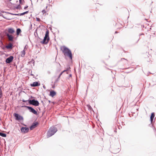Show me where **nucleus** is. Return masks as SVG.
Masks as SVG:
<instances>
[{
    "label": "nucleus",
    "mask_w": 156,
    "mask_h": 156,
    "mask_svg": "<svg viewBox=\"0 0 156 156\" xmlns=\"http://www.w3.org/2000/svg\"><path fill=\"white\" fill-rule=\"evenodd\" d=\"M63 53L65 56H67L70 59H72V55L70 50L65 46L63 47V50L61 49Z\"/></svg>",
    "instance_id": "obj_1"
},
{
    "label": "nucleus",
    "mask_w": 156,
    "mask_h": 156,
    "mask_svg": "<svg viewBox=\"0 0 156 156\" xmlns=\"http://www.w3.org/2000/svg\"><path fill=\"white\" fill-rule=\"evenodd\" d=\"M57 131V129L55 126L51 127L47 133V137L49 138L54 135Z\"/></svg>",
    "instance_id": "obj_2"
},
{
    "label": "nucleus",
    "mask_w": 156,
    "mask_h": 156,
    "mask_svg": "<svg viewBox=\"0 0 156 156\" xmlns=\"http://www.w3.org/2000/svg\"><path fill=\"white\" fill-rule=\"evenodd\" d=\"M28 102L29 104L35 106H38L39 105L38 101L35 99H33L32 100L29 99L28 100Z\"/></svg>",
    "instance_id": "obj_3"
},
{
    "label": "nucleus",
    "mask_w": 156,
    "mask_h": 156,
    "mask_svg": "<svg viewBox=\"0 0 156 156\" xmlns=\"http://www.w3.org/2000/svg\"><path fill=\"white\" fill-rule=\"evenodd\" d=\"M13 115L15 117V119L16 120L23 121V117L18 113H14Z\"/></svg>",
    "instance_id": "obj_4"
},
{
    "label": "nucleus",
    "mask_w": 156,
    "mask_h": 156,
    "mask_svg": "<svg viewBox=\"0 0 156 156\" xmlns=\"http://www.w3.org/2000/svg\"><path fill=\"white\" fill-rule=\"evenodd\" d=\"M14 58L13 56H10L9 57L7 58L5 60V62L6 63H10L13 61Z\"/></svg>",
    "instance_id": "obj_5"
},
{
    "label": "nucleus",
    "mask_w": 156,
    "mask_h": 156,
    "mask_svg": "<svg viewBox=\"0 0 156 156\" xmlns=\"http://www.w3.org/2000/svg\"><path fill=\"white\" fill-rule=\"evenodd\" d=\"M28 110H29L30 112L33 113L35 115H37L38 114L37 111L35 110L34 108L31 107H30L28 108Z\"/></svg>",
    "instance_id": "obj_6"
},
{
    "label": "nucleus",
    "mask_w": 156,
    "mask_h": 156,
    "mask_svg": "<svg viewBox=\"0 0 156 156\" xmlns=\"http://www.w3.org/2000/svg\"><path fill=\"white\" fill-rule=\"evenodd\" d=\"M40 85L39 82L35 81L34 82L32 83H31L30 86L32 87H35L39 86Z\"/></svg>",
    "instance_id": "obj_7"
},
{
    "label": "nucleus",
    "mask_w": 156,
    "mask_h": 156,
    "mask_svg": "<svg viewBox=\"0 0 156 156\" xmlns=\"http://www.w3.org/2000/svg\"><path fill=\"white\" fill-rule=\"evenodd\" d=\"M5 34L8 37L9 40L11 41H13L14 37L12 35L10 34L9 33H6Z\"/></svg>",
    "instance_id": "obj_8"
},
{
    "label": "nucleus",
    "mask_w": 156,
    "mask_h": 156,
    "mask_svg": "<svg viewBox=\"0 0 156 156\" xmlns=\"http://www.w3.org/2000/svg\"><path fill=\"white\" fill-rule=\"evenodd\" d=\"M39 124V123L38 122H34L32 124L31 126H30V130L33 129L34 128H35Z\"/></svg>",
    "instance_id": "obj_9"
},
{
    "label": "nucleus",
    "mask_w": 156,
    "mask_h": 156,
    "mask_svg": "<svg viewBox=\"0 0 156 156\" xmlns=\"http://www.w3.org/2000/svg\"><path fill=\"white\" fill-rule=\"evenodd\" d=\"M20 130L22 132L27 133L29 131V129L28 127H23L21 128Z\"/></svg>",
    "instance_id": "obj_10"
},
{
    "label": "nucleus",
    "mask_w": 156,
    "mask_h": 156,
    "mask_svg": "<svg viewBox=\"0 0 156 156\" xmlns=\"http://www.w3.org/2000/svg\"><path fill=\"white\" fill-rule=\"evenodd\" d=\"M56 94V92L53 90H51L50 92L49 95L52 97H53Z\"/></svg>",
    "instance_id": "obj_11"
},
{
    "label": "nucleus",
    "mask_w": 156,
    "mask_h": 156,
    "mask_svg": "<svg viewBox=\"0 0 156 156\" xmlns=\"http://www.w3.org/2000/svg\"><path fill=\"white\" fill-rule=\"evenodd\" d=\"M15 30L13 28H8V32L9 34H12L15 32Z\"/></svg>",
    "instance_id": "obj_12"
},
{
    "label": "nucleus",
    "mask_w": 156,
    "mask_h": 156,
    "mask_svg": "<svg viewBox=\"0 0 156 156\" xmlns=\"http://www.w3.org/2000/svg\"><path fill=\"white\" fill-rule=\"evenodd\" d=\"M13 45L12 43H10L9 45H5L6 48L8 49H12L13 48Z\"/></svg>",
    "instance_id": "obj_13"
},
{
    "label": "nucleus",
    "mask_w": 156,
    "mask_h": 156,
    "mask_svg": "<svg viewBox=\"0 0 156 156\" xmlns=\"http://www.w3.org/2000/svg\"><path fill=\"white\" fill-rule=\"evenodd\" d=\"M63 73H64V71H62L60 73L58 77V78L55 80V81L54 82V83H56L59 80V79L61 76L62 75Z\"/></svg>",
    "instance_id": "obj_14"
},
{
    "label": "nucleus",
    "mask_w": 156,
    "mask_h": 156,
    "mask_svg": "<svg viewBox=\"0 0 156 156\" xmlns=\"http://www.w3.org/2000/svg\"><path fill=\"white\" fill-rule=\"evenodd\" d=\"M154 116H155V115H154V113L153 112L151 114V117H150V120H151V123H152V122H153V119L154 117Z\"/></svg>",
    "instance_id": "obj_15"
},
{
    "label": "nucleus",
    "mask_w": 156,
    "mask_h": 156,
    "mask_svg": "<svg viewBox=\"0 0 156 156\" xmlns=\"http://www.w3.org/2000/svg\"><path fill=\"white\" fill-rule=\"evenodd\" d=\"M21 32V30L19 28H17L16 30V34L17 35H19V34Z\"/></svg>",
    "instance_id": "obj_16"
},
{
    "label": "nucleus",
    "mask_w": 156,
    "mask_h": 156,
    "mask_svg": "<svg viewBox=\"0 0 156 156\" xmlns=\"http://www.w3.org/2000/svg\"><path fill=\"white\" fill-rule=\"evenodd\" d=\"M41 43L42 44H46L48 43V41L45 40V38L43 39V41L41 42Z\"/></svg>",
    "instance_id": "obj_17"
},
{
    "label": "nucleus",
    "mask_w": 156,
    "mask_h": 156,
    "mask_svg": "<svg viewBox=\"0 0 156 156\" xmlns=\"http://www.w3.org/2000/svg\"><path fill=\"white\" fill-rule=\"evenodd\" d=\"M49 30H47L45 33V36L47 37L48 39H49Z\"/></svg>",
    "instance_id": "obj_18"
},
{
    "label": "nucleus",
    "mask_w": 156,
    "mask_h": 156,
    "mask_svg": "<svg viewBox=\"0 0 156 156\" xmlns=\"http://www.w3.org/2000/svg\"><path fill=\"white\" fill-rule=\"evenodd\" d=\"M25 54V51L24 50H23V51H21V57H23Z\"/></svg>",
    "instance_id": "obj_19"
},
{
    "label": "nucleus",
    "mask_w": 156,
    "mask_h": 156,
    "mask_svg": "<svg viewBox=\"0 0 156 156\" xmlns=\"http://www.w3.org/2000/svg\"><path fill=\"white\" fill-rule=\"evenodd\" d=\"M0 136L3 137H6V134L5 133L0 132Z\"/></svg>",
    "instance_id": "obj_20"
},
{
    "label": "nucleus",
    "mask_w": 156,
    "mask_h": 156,
    "mask_svg": "<svg viewBox=\"0 0 156 156\" xmlns=\"http://www.w3.org/2000/svg\"><path fill=\"white\" fill-rule=\"evenodd\" d=\"M7 13L8 14H11L12 15H13L21 16V15H20V13H18V14L12 13H11L9 12H7Z\"/></svg>",
    "instance_id": "obj_21"
},
{
    "label": "nucleus",
    "mask_w": 156,
    "mask_h": 156,
    "mask_svg": "<svg viewBox=\"0 0 156 156\" xmlns=\"http://www.w3.org/2000/svg\"><path fill=\"white\" fill-rule=\"evenodd\" d=\"M1 47L4 50H5L6 48L5 46V45L3 43H2L1 45Z\"/></svg>",
    "instance_id": "obj_22"
},
{
    "label": "nucleus",
    "mask_w": 156,
    "mask_h": 156,
    "mask_svg": "<svg viewBox=\"0 0 156 156\" xmlns=\"http://www.w3.org/2000/svg\"><path fill=\"white\" fill-rule=\"evenodd\" d=\"M29 11H27L22 13H20V15H21V16H23L25 14H27L28 13Z\"/></svg>",
    "instance_id": "obj_23"
},
{
    "label": "nucleus",
    "mask_w": 156,
    "mask_h": 156,
    "mask_svg": "<svg viewBox=\"0 0 156 156\" xmlns=\"http://www.w3.org/2000/svg\"><path fill=\"white\" fill-rule=\"evenodd\" d=\"M21 6L20 5V4L18 5L17 6L15 7V8L17 9H21Z\"/></svg>",
    "instance_id": "obj_24"
},
{
    "label": "nucleus",
    "mask_w": 156,
    "mask_h": 156,
    "mask_svg": "<svg viewBox=\"0 0 156 156\" xmlns=\"http://www.w3.org/2000/svg\"><path fill=\"white\" fill-rule=\"evenodd\" d=\"M19 3L20 4H23L24 3V0L22 1V0H19Z\"/></svg>",
    "instance_id": "obj_25"
},
{
    "label": "nucleus",
    "mask_w": 156,
    "mask_h": 156,
    "mask_svg": "<svg viewBox=\"0 0 156 156\" xmlns=\"http://www.w3.org/2000/svg\"><path fill=\"white\" fill-rule=\"evenodd\" d=\"M0 16H2L4 18L7 19V20H10V19L6 17L5 16H3L2 14H0Z\"/></svg>",
    "instance_id": "obj_26"
},
{
    "label": "nucleus",
    "mask_w": 156,
    "mask_h": 156,
    "mask_svg": "<svg viewBox=\"0 0 156 156\" xmlns=\"http://www.w3.org/2000/svg\"><path fill=\"white\" fill-rule=\"evenodd\" d=\"M44 39H45V40H46V41H48V42H49V40H50V38H49V39H48V38L47 37H46V36H44Z\"/></svg>",
    "instance_id": "obj_27"
},
{
    "label": "nucleus",
    "mask_w": 156,
    "mask_h": 156,
    "mask_svg": "<svg viewBox=\"0 0 156 156\" xmlns=\"http://www.w3.org/2000/svg\"><path fill=\"white\" fill-rule=\"evenodd\" d=\"M30 63H32L34 65V60H32L30 62Z\"/></svg>",
    "instance_id": "obj_28"
},
{
    "label": "nucleus",
    "mask_w": 156,
    "mask_h": 156,
    "mask_svg": "<svg viewBox=\"0 0 156 156\" xmlns=\"http://www.w3.org/2000/svg\"><path fill=\"white\" fill-rule=\"evenodd\" d=\"M70 68V67H69V68H67V69L66 70H63V71H64V72H67L69 71V69Z\"/></svg>",
    "instance_id": "obj_29"
},
{
    "label": "nucleus",
    "mask_w": 156,
    "mask_h": 156,
    "mask_svg": "<svg viewBox=\"0 0 156 156\" xmlns=\"http://www.w3.org/2000/svg\"><path fill=\"white\" fill-rule=\"evenodd\" d=\"M22 107H25V108H27L28 109V108H29V107H30V106H26V105H23V106H21Z\"/></svg>",
    "instance_id": "obj_30"
},
{
    "label": "nucleus",
    "mask_w": 156,
    "mask_h": 156,
    "mask_svg": "<svg viewBox=\"0 0 156 156\" xmlns=\"http://www.w3.org/2000/svg\"><path fill=\"white\" fill-rule=\"evenodd\" d=\"M2 90L1 89L0 90V99L2 97Z\"/></svg>",
    "instance_id": "obj_31"
},
{
    "label": "nucleus",
    "mask_w": 156,
    "mask_h": 156,
    "mask_svg": "<svg viewBox=\"0 0 156 156\" xmlns=\"http://www.w3.org/2000/svg\"><path fill=\"white\" fill-rule=\"evenodd\" d=\"M36 20L38 22H40L41 21V20L39 18H36Z\"/></svg>",
    "instance_id": "obj_32"
},
{
    "label": "nucleus",
    "mask_w": 156,
    "mask_h": 156,
    "mask_svg": "<svg viewBox=\"0 0 156 156\" xmlns=\"http://www.w3.org/2000/svg\"><path fill=\"white\" fill-rule=\"evenodd\" d=\"M55 83H54V84L53 85H52V88L53 89L55 88Z\"/></svg>",
    "instance_id": "obj_33"
},
{
    "label": "nucleus",
    "mask_w": 156,
    "mask_h": 156,
    "mask_svg": "<svg viewBox=\"0 0 156 156\" xmlns=\"http://www.w3.org/2000/svg\"><path fill=\"white\" fill-rule=\"evenodd\" d=\"M42 12L43 14H44L46 12V11L44 9L42 10Z\"/></svg>",
    "instance_id": "obj_34"
},
{
    "label": "nucleus",
    "mask_w": 156,
    "mask_h": 156,
    "mask_svg": "<svg viewBox=\"0 0 156 156\" xmlns=\"http://www.w3.org/2000/svg\"><path fill=\"white\" fill-rule=\"evenodd\" d=\"M22 101L23 102H27V101H28V100H25L24 99H23L22 100Z\"/></svg>",
    "instance_id": "obj_35"
},
{
    "label": "nucleus",
    "mask_w": 156,
    "mask_h": 156,
    "mask_svg": "<svg viewBox=\"0 0 156 156\" xmlns=\"http://www.w3.org/2000/svg\"><path fill=\"white\" fill-rule=\"evenodd\" d=\"M1 11V12L2 13H7V12H5L4 11H3V10Z\"/></svg>",
    "instance_id": "obj_36"
},
{
    "label": "nucleus",
    "mask_w": 156,
    "mask_h": 156,
    "mask_svg": "<svg viewBox=\"0 0 156 156\" xmlns=\"http://www.w3.org/2000/svg\"><path fill=\"white\" fill-rule=\"evenodd\" d=\"M28 7V6H26L24 7V9H27Z\"/></svg>",
    "instance_id": "obj_37"
},
{
    "label": "nucleus",
    "mask_w": 156,
    "mask_h": 156,
    "mask_svg": "<svg viewBox=\"0 0 156 156\" xmlns=\"http://www.w3.org/2000/svg\"><path fill=\"white\" fill-rule=\"evenodd\" d=\"M31 99H35L34 98H35V97H33V96H31L30 97V98Z\"/></svg>",
    "instance_id": "obj_38"
},
{
    "label": "nucleus",
    "mask_w": 156,
    "mask_h": 156,
    "mask_svg": "<svg viewBox=\"0 0 156 156\" xmlns=\"http://www.w3.org/2000/svg\"><path fill=\"white\" fill-rule=\"evenodd\" d=\"M27 45H26L25 47H24V50H25L26 49H27Z\"/></svg>",
    "instance_id": "obj_39"
},
{
    "label": "nucleus",
    "mask_w": 156,
    "mask_h": 156,
    "mask_svg": "<svg viewBox=\"0 0 156 156\" xmlns=\"http://www.w3.org/2000/svg\"><path fill=\"white\" fill-rule=\"evenodd\" d=\"M69 77H72V74H70L69 75Z\"/></svg>",
    "instance_id": "obj_40"
},
{
    "label": "nucleus",
    "mask_w": 156,
    "mask_h": 156,
    "mask_svg": "<svg viewBox=\"0 0 156 156\" xmlns=\"http://www.w3.org/2000/svg\"><path fill=\"white\" fill-rule=\"evenodd\" d=\"M121 59H124V60H126V61H127V60L125 58H121Z\"/></svg>",
    "instance_id": "obj_41"
},
{
    "label": "nucleus",
    "mask_w": 156,
    "mask_h": 156,
    "mask_svg": "<svg viewBox=\"0 0 156 156\" xmlns=\"http://www.w3.org/2000/svg\"><path fill=\"white\" fill-rule=\"evenodd\" d=\"M60 70H61L60 69H58V71H60Z\"/></svg>",
    "instance_id": "obj_42"
},
{
    "label": "nucleus",
    "mask_w": 156,
    "mask_h": 156,
    "mask_svg": "<svg viewBox=\"0 0 156 156\" xmlns=\"http://www.w3.org/2000/svg\"><path fill=\"white\" fill-rule=\"evenodd\" d=\"M117 33H118V32H117V31H116L115 32V34Z\"/></svg>",
    "instance_id": "obj_43"
},
{
    "label": "nucleus",
    "mask_w": 156,
    "mask_h": 156,
    "mask_svg": "<svg viewBox=\"0 0 156 156\" xmlns=\"http://www.w3.org/2000/svg\"><path fill=\"white\" fill-rule=\"evenodd\" d=\"M43 87L44 89H45V86H43Z\"/></svg>",
    "instance_id": "obj_44"
},
{
    "label": "nucleus",
    "mask_w": 156,
    "mask_h": 156,
    "mask_svg": "<svg viewBox=\"0 0 156 156\" xmlns=\"http://www.w3.org/2000/svg\"><path fill=\"white\" fill-rule=\"evenodd\" d=\"M58 65L59 66H61L60 64L59 63H58Z\"/></svg>",
    "instance_id": "obj_45"
},
{
    "label": "nucleus",
    "mask_w": 156,
    "mask_h": 156,
    "mask_svg": "<svg viewBox=\"0 0 156 156\" xmlns=\"http://www.w3.org/2000/svg\"><path fill=\"white\" fill-rule=\"evenodd\" d=\"M143 34H140V36L141 35H143Z\"/></svg>",
    "instance_id": "obj_46"
},
{
    "label": "nucleus",
    "mask_w": 156,
    "mask_h": 156,
    "mask_svg": "<svg viewBox=\"0 0 156 156\" xmlns=\"http://www.w3.org/2000/svg\"><path fill=\"white\" fill-rule=\"evenodd\" d=\"M31 75H32V76H34V75H33V74H31Z\"/></svg>",
    "instance_id": "obj_47"
},
{
    "label": "nucleus",
    "mask_w": 156,
    "mask_h": 156,
    "mask_svg": "<svg viewBox=\"0 0 156 156\" xmlns=\"http://www.w3.org/2000/svg\"><path fill=\"white\" fill-rule=\"evenodd\" d=\"M48 101H49V103H50V102H51L50 101H49V100Z\"/></svg>",
    "instance_id": "obj_48"
},
{
    "label": "nucleus",
    "mask_w": 156,
    "mask_h": 156,
    "mask_svg": "<svg viewBox=\"0 0 156 156\" xmlns=\"http://www.w3.org/2000/svg\"><path fill=\"white\" fill-rule=\"evenodd\" d=\"M47 8V6L46 7V8Z\"/></svg>",
    "instance_id": "obj_49"
},
{
    "label": "nucleus",
    "mask_w": 156,
    "mask_h": 156,
    "mask_svg": "<svg viewBox=\"0 0 156 156\" xmlns=\"http://www.w3.org/2000/svg\"><path fill=\"white\" fill-rule=\"evenodd\" d=\"M26 104H27V105H28V104L27 103Z\"/></svg>",
    "instance_id": "obj_50"
},
{
    "label": "nucleus",
    "mask_w": 156,
    "mask_h": 156,
    "mask_svg": "<svg viewBox=\"0 0 156 156\" xmlns=\"http://www.w3.org/2000/svg\"><path fill=\"white\" fill-rule=\"evenodd\" d=\"M9 0V1H11L12 0Z\"/></svg>",
    "instance_id": "obj_51"
}]
</instances>
